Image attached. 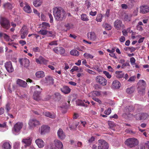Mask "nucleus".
Returning <instances> with one entry per match:
<instances>
[{"label": "nucleus", "instance_id": "nucleus-43", "mask_svg": "<svg viewBox=\"0 0 149 149\" xmlns=\"http://www.w3.org/2000/svg\"><path fill=\"white\" fill-rule=\"evenodd\" d=\"M47 35L48 37H54L55 36V33L54 32L48 31V33Z\"/></svg>", "mask_w": 149, "mask_h": 149}, {"label": "nucleus", "instance_id": "nucleus-22", "mask_svg": "<svg viewBox=\"0 0 149 149\" xmlns=\"http://www.w3.org/2000/svg\"><path fill=\"white\" fill-rule=\"evenodd\" d=\"M35 143L39 148H42L45 145V143L41 139H38L35 141Z\"/></svg>", "mask_w": 149, "mask_h": 149}, {"label": "nucleus", "instance_id": "nucleus-58", "mask_svg": "<svg viewBox=\"0 0 149 149\" xmlns=\"http://www.w3.org/2000/svg\"><path fill=\"white\" fill-rule=\"evenodd\" d=\"M78 70V68L77 66H74L72 69L70 70V72H73L75 71H77Z\"/></svg>", "mask_w": 149, "mask_h": 149}, {"label": "nucleus", "instance_id": "nucleus-62", "mask_svg": "<svg viewBox=\"0 0 149 149\" xmlns=\"http://www.w3.org/2000/svg\"><path fill=\"white\" fill-rule=\"evenodd\" d=\"M33 52H40V49L38 47H36L33 48Z\"/></svg>", "mask_w": 149, "mask_h": 149}, {"label": "nucleus", "instance_id": "nucleus-45", "mask_svg": "<svg viewBox=\"0 0 149 149\" xmlns=\"http://www.w3.org/2000/svg\"><path fill=\"white\" fill-rule=\"evenodd\" d=\"M20 142H15L14 145V149H19V148Z\"/></svg>", "mask_w": 149, "mask_h": 149}, {"label": "nucleus", "instance_id": "nucleus-5", "mask_svg": "<svg viewBox=\"0 0 149 149\" xmlns=\"http://www.w3.org/2000/svg\"><path fill=\"white\" fill-rule=\"evenodd\" d=\"M35 88L36 90L33 94V98L36 101H39L41 99L40 94L42 91V89L40 88V86L38 85L36 86Z\"/></svg>", "mask_w": 149, "mask_h": 149}, {"label": "nucleus", "instance_id": "nucleus-9", "mask_svg": "<svg viewBox=\"0 0 149 149\" xmlns=\"http://www.w3.org/2000/svg\"><path fill=\"white\" fill-rule=\"evenodd\" d=\"M96 82L102 86H105L107 84V81L104 77L101 76H98L96 77Z\"/></svg>", "mask_w": 149, "mask_h": 149}, {"label": "nucleus", "instance_id": "nucleus-36", "mask_svg": "<svg viewBox=\"0 0 149 149\" xmlns=\"http://www.w3.org/2000/svg\"><path fill=\"white\" fill-rule=\"evenodd\" d=\"M3 6L5 9H11L13 7L12 5L9 3H5L3 4Z\"/></svg>", "mask_w": 149, "mask_h": 149}, {"label": "nucleus", "instance_id": "nucleus-31", "mask_svg": "<svg viewBox=\"0 0 149 149\" xmlns=\"http://www.w3.org/2000/svg\"><path fill=\"white\" fill-rule=\"evenodd\" d=\"M36 75L37 77L40 78L44 77L45 74L43 71H40L37 72L36 73Z\"/></svg>", "mask_w": 149, "mask_h": 149}, {"label": "nucleus", "instance_id": "nucleus-47", "mask_svg": "<svg viewBox=\"0 0 149 149\" xmlns=\"http://www.w3.org/2000/svg\"><path fill=\"white\" fill-rule=\"evenodd\" d=\"M65 26L68 30H69L73 27V25L71 24H67L65 25Z\"/></svg>", "mask_w": 149, "mask_h": 149}, {"label": "nucleus", "instance_id": "nucleus-2", "mask_svg": "<svg viewBox=\"0 0 149 149\" xmlns=\"http://www.w3.org/2000/svg\"><path fill=\"white\" fill-rule=\"evenodd\" d=\"M23 126L22 123L18 122L14 126L12 129V132L15 135H17L19 134L20 131Z\"/></svg>", "mask_w": 149, "mask_h": 149}, {"label": "nucleus", "instance_id": "nucleus-42", "mask_svg": "<svg viewBox=\"0 0 149 149\" xmlns=\"http://www.w3.org/2000/svg\"><path fill=\"white\" fill-rule=\"evenodd\" d=\"M124 49L125 51V53L127 54L128 56H130V47H125L124 48Z\"/></svg>", "mask_w": 149, "mask_h": 149}, {"label": "nucleus", "instance_id": "nucleus-44", "mask_svg": "<svg viewBox=\"0 0 149 149\" xmlns=\"http://www.w3.org/2000/svg\"><path fill=\"white\" fill-rule=\"evenodd\" d=\"M102 15L101 14H100L97 15L96 20L97 22H101L102 20Z\"/></svg>", "mask_w": 149, "mask_h": 149}, {"label": "nucleus", "instance_id": "nucleus-59", "mask_svg": "<svg viewBox=\"0 0 149 149\" xmlns=\"http://www.w3.org/2000/svg\"><path fill=\"white\" fill-rule=\"evenodd\" d=\"M92 98L93 100L98 102L99 104H101V101L99 98L95 97H93Z\"/></svg>", "mask_w": 149, "mask_h": 149}, {"label": "nucleus", "instance_id": "nucleus-49", "mask_svg": "<svg viewBox=\"0 0 149 149\" xmlns=\"http://www.w3.org/2000/svg\"><path fill=\"white\" fill-rule=\"evenodd\" d=\"M103 72L107 78L109 79H110L111 78V75L109 74V72L105 71H104Z\"/></svg>", "mask_w": 149, "mask_h": 149}, {"label": "nucleus", "instance_id": "nucleus-63", "mask_svg": "<svg viewBox=\"0 0 149 149\" xmlns=\"http://www.w3.org/2000/svg\"><path fill=\"white\" fill-rule=\"evenodd\" d=\"M14 22L15 23H17V24H21L22 22L19 19H18L17 18H15Z\"/></svg>", "mask_w": 149, "mask_h": 149}, {"label": "nucleus", "instance_id": "nucleus-16", "mask_svg": "<svg viewBox=\"0 0 149 149\" xmlns=\"http://www.w3.org/2000/svg\"><path fill=\"white\" fill-rule=\"evenodd\" d=\"M36 61L38 64L47 65L48 61L42 56H40L38 58L36 59Z\"/></svg>", "mask_w": 149, "mask_h": 149}, {"label": "nucleus", "instance_id": "nucleus-8", "mask_svg": "<svg viewBox=\"0 0 149 149\" xmlns=\"http://www.w3.org/2000/svg\"><path fill=\"white\" fill-rule=\"evenodd\" d=\"M98 149H108L107 143L104 140L101 139L98 141Z\"/></svg>", "mask_w": 149, "mask_h": 149}, {"label": "nucleus", "instance_id": "nucleus-20", "mask_svg": "<svg viewBox=\"0 0 149 149\" xmlns=\"http://www.w3.org/2000/svg\"><path fill=\"white\" fill-rule=\"evenodd\" d=\"M149 12V8L147 5H143L140 7V12L143 14Z\"/></svg>", "mask_w": 149, "mask_h": 149}, {"label": "nucleus", "instance_id": "nucleus-54", "mask_svg": "<svg viewBox=\"0 0 149 149\" xmlns=\"http://www.w3.org/2000/svg\"><path fill=\"white\" fill-rule=\"evenodd\" d=\"M49 45H58L57 41H52L49 43Z\"/></svg>", "mask_w": 149, "mask_h": 149}, {"label": "nucleus", "instance_id": "nucleus-28", "mask_svg": "<svg viewBox=\"0 0 149 149\" xmlns=\"http://www.w3.org/2000/svg\"><path fill=\"white\" fill-rule=\"evenodd\" d=\"M24 10L26 12L28 13H30L32 10L30 6L27 3H25V6L23 8Z\"/></svg>", "mask_w": 149, "mask_h": 149}, {"label": "nucleus", "instance_id": "nucleus-10", "mask_svg": "<svg viewBox=\"0 0 149 149\" xmlns=\"http://www.w3.org/2000/svg\"><path fill=\"white\" fill-rule=\"evenodd\" d=\"M40 122L35 118L30 119L29 122L28 124L30 129H32L36 126L40 124Z\"/></svg>", "mask_w": 149, "mask_h": 149}, {"label": "nucleus", "instance_id": "nucleus-52", "mask_svg": "<svg viewBox=\"0 0 149 149\" xmlns=\"http://www.w3.org/2000/svg\"><path fill=\"white\" fill-rule=\"evenodd\" d=\"M86 100H83V101H81V100H79L78 101V102H79L80 103V104H78V105H82L83 106H84V107H86L87 106L86 105H85V104L83 103V102H85H85H86Z\"/></svg>", "mask_w": 149, "mask_h": 149}, {"label": "nucleus", "instance_id": "nucleus-46", "mask_svg": "<svg viewBox=\"0 0 149 149\" xmlns=\"http://www.w3.org/2000/svg\"><path fill=\"white\" fill-rule=\"evenodd\" d=\"M104 26L105 28L107 30H110L112 28L111 26L109 24L107 23H106L104 25Z\"/></svg>", "mask_w": 149, "mask_h": 149}, {"label": "nucleus", "instance_id": "nucleus-33", "mask_svg": "<svg viewBox=\"0 0 149 149\" xmlns=\"http://www.w3.org/2000/svg\"><path fill=\"white\" fill-rule=\"evenodd\" d=\"M61 91L65 94H68L70 92V88L68 86H64L61 89Z\"/></svg>", "mask_w": 149, "mask_h": 149}, {"label": "nucleus", "instance_id": "nucleus-40", "mask_svg": "<svg viewBox=\"0 0 149 149\" xmlns=\"http://www.w3.org/2000/svg\"><path fill=\"white\" fill-rule=\"evenodd\" d=\"M84 56L87 59H92L94 58V56L90 54L85 53L84 54Z\"/></svg>", "mask_w": 149, "mask_h": 149}, {"label": "nucleus", "instance_id": "nucleus-21", "mask_svg": "<svg viewBox=\"0 0 149 149\" xmlns=\"http://www.w3.org/2000/svg\"><path fill=\"white\" fill-rule=\"evenodd\" d=\"M57 135L58 138L61 139H63L65 135L62 129H59L57 132Z\"/></svg>", "mask_w": 149, "mask_h": 149}, {"label": "nucleus", "instance_id": "nucleus-3", "mask_svg": "<svg viewBox=\"0 0 149 149\" xmlns=\"http://www.w3.org/2000/svg\"><path fill=\"white\" fill-rule=\"evenodd\" d=\"M137 85L138 92L139 93L141 92L143 93L145 91L146 86L145 81L143 80H140L137 84Z\"/></svg>", "mask_w": 149, "mask_h": 149}, {"label": "nucleus", "instance_id": "nucleus-55", "mask_svg": "<svg viewBox=\"0 0 149 149\" xmlns=\"http://www.w3.org/2000/svg\"><path fill=\"white\" fill-rule=\"evenodd\" d=\"M59 47H56L53 49V51L57 54H59Z\"/></svg>", "mask_w": 149, "mask_h": 149}, {"label": "nucleus", "instance_id": "nucleus-35", "mask_svg": "<svg viewBox=\"0 0 149 149\" xmlns=\"http://www.w3.org/2000/svg\"><path fill=\"white\" fill-rule=\"evenodd\" d=\"M115 74L116 77L118 78H122L124 76V74L122 71H116Z\"/></svg>", "mask_w": 149, "mask_h": 149}, {"label": "nucleus", "instance_id": "nucleus-29", "mask_svg": "<svg viewBox=\"0 0 149 149\" xmlns=\"http://www.w3.org/2000/svg\"><path fill=\"white\" fill-rule=\"evenodd\" d=\"M0 37H3L7 41L12 42L13 40L10 39L9 36L3 33H0Z\"/></svg>", "mask_w": 149, "mask_h": 149}, {"label": "nucleus", "instance_id": "nucleus-14", "mask_svg": "<svg viewBox=\"0 0 149 149\" xmlns=\"http://www.w3.org/2000/svg\"><path fill=\"white\" fill-rule=\"evenodd\" d=\"M32 141V139L30 137H28L23 139L22 141V143L25 144L24 147H23L22 148H26L27 146H28L31 145Z\"/></svg>", "mask_w": 149, "mask_h": 149}, {"label": "nucleus", "instance_id": "nucleus-6", "mask_svg": "<svg viewBox=\"0 0 149 149\" xmlns=\"http://www.w3.org/2000/svg\"><path fill=\"white\" fill-rule=\"evenodd\" d=\"M134 117L136 120H144L149 118V115L147 113L142 112L137 114Z\"/></svg>", "mask_w": 149, "mask_h": 149}, {"label": "nucleus", "instance_id": "nucleus-26", "mask_svg": "<svg viewBox=\"0 0 149 149\" xmlns=\"http://www.w3.org/2000/svg\"><path fill=\"white\" fill-rule=\"evenodd\" d=\"M101 93L100 92L97 91H94L88 94V96L92 97L95 96H99L100 95Z\"/></svg>", "mask_w": 149, "mask_h": 149}, {"label": "nucleus", "instance_id": "nucleus-51", "mask_svg": "<svg viewBox=\"0 0 149 149\" xmlns=\"http://www.w3.org/2000/svg\"><path fill=\"white\" fill-rule=\"evenodd\" d=\"M85 70L86 72H88V73L91 74L95 75L96 74L95 72L89 69H86Z\"/></svg>", "mask_w": 149, "mask_h": 149}, {"label": "nucleus", "instance_id": "nucleus-41", "mask_svg": "<svg viewBox=\"0 0 149 149\" xmlns=\"http://www.w3.org/2000/svg\"><path fill=\"white\" fill-rule=\"evenodd\" d=\"M48 33V31L41 29L40 31L38 32V33L42 35H47Z\"/></svg>", "mask_w": 149, "mask_h": 149}, {"label": "nucleus", "instance_id": "nucleus-23", "mask_svg": "<svg viewBox=\"0 0 149 149\" xmlns=\"http://www.w3.org/2000/svg\"><path fill=\"white\" fill-rule=\"evenodd\" d=\"M114 26L117 29H120L123 26L122 22L119 20L117 19L114 23Z\"/></svg>", "mask_w": 149, "mask_h": 149}, {"label": "nucleus", "instance_id": "nucleus-13", "mask_svg": "<svg viewBox=\"0 0 149 149\" xmlns=\"http://www.w3.org/2000/svg\"><path fill=\"white\" fill-rule=\"evenodd\" d=\"M5 66L7 71L8 72H12L14 71V68L10 61L6 62L5 63Z\"/></svg>", "mask_w": 149, "mask_h": 149}, {"label": "nucleus", "instance_id": "nucleus-24", "mask_svg": "<svg viewBox=\"0 0 149 149\" xmlns=\"http://www.w3.org/2000/svg\"><path fill=\"white\" fill-rule=\"evenodd\" d=\"M16 83L19 86L23 87H26L27 84L25 81L20 79H17Z\"/></svg>", "mask_w": 149, "mask_h": 149}, {"label": "nucleus", "instance_id": "nucleus-61", "mask_svg": "<svg viewBox=\"0 0 149 149\" xmlns=\"http://www.w3.org/2000/svg\"><path fill=\"white\" fill-rule=\"evenodd\" d=\"M8 44L9 45H11V46H13V47L15 49L17 47V46H16V44H15L14 42H10L8 43Z\"/></svg>", "mask_w": 149, "mask_h": 149}, {"label": "nucleus", "instance_id": "nucleus-39", "mask_svg": "<svg viewBox=\"0 0 149 149\" xmlns=\"http://www.w3.org/2000/svg\"><path fill=\"white\" fill-rule=\"evenodd\" d=\"M70 54L74 56H77L79 55V53L76 50H72L70 51Z\"/></svg>", "mask_w": 149, "mask_h": 149}, {"label": "nucleus", "instance_id": "nucleus-30", "mask_svg": "<svg viewBox=\"0 0 149 149\" xmlns=\"http://www.w3.org/2000/svg\"><path fill=\"white\" fill-rule=\"evenodd\" d=\"M50 27V24L47 23L43 22L41 25V29L46 30Z\"/></svg>", "mask_w": 149, "mask_h": 149}, {"label": "nucleus", "instance_id": "nucleus-19", "mask_svg": "<svg viewBox=\"0 0 149 149\" xmlns=\"http://www.w3.org/2000/svg\"><path fill=\"white\" fill-rule=\"evenodd\" d=\"M0 145L4 149H11V148L10 144L7 142H2L0 144Z\"/></svg>", "mask_w": 149, "mask_h": 149}, {"label": "nucleus", "instance_id": "nucleus-18", "mask_svg": "<svg viewBox=\"0 0 149 149\" xmlns=\"http://www.w3.org/2000/svg\"><path fill=\"white\" fill-rule=\"evenodd\" d=\"M88 38L93 41H95L97 38L95 33L93 32H90L87 33Z\"/></svg>", "mask_w": 149, "mask_h": 149}, {"label": "nucleus", "instance_id": "nucleus-56", "mask_svg": "<svg viewBox=\"0 0 149 149\" xmlns=\"http://www.w3.org/2000/svg\"><path fill=\"white\" fill-rule=\"evenodd\" d=\"M135 61L136 60L134 57H131V64L133 67H134V65L135 64Z\"/></svg>", "mask_w": 149, "mask_h": 149}, {"label": "nucleus", "instance_id": "nucleus-50", "mask_svg": "<svg viewBox=\"0 0 149 149\" xmlns=\"http://www.w3.org/2000/svg\"><path fill=\"white\" fill-rule=\"evenodd\" d=\"M59 54H64L65 52V49L61 47H59Z\"/></svg>", "mask_w": 149, "mask_h": 149}, {"label": "nucleus", "instance_id": "nucleus-60", "mask_svg": "<svg viewBox=\"0 0 149 149\" xmlns=\"http://www.w3.org/2000/svg\"><path fill=\"white\" fill-rule=\"evenodd\" d=\"M48 15L50 18V22L51 23H53V19L52 15L51 14H48Z\"/></svg>", "mask_w": 149, "mask_h": 149}, {"label": "nucleus", "instance_id": "nucleus-12", "mask_svg": "<svg viewBox=\"0 0 149 149\" xmlns=\"http://www.w3.org/2000/svg\"><path fill=\"white\" fill-rule=\"evenodd\" d=\"M21 38L22 39L25 38L28 33V29L25 25L23 26L20 31Z\"/></svg>", "mask_w": 149, "mask_h": 149}, {"label": "nucleus", "instance_id": "nucleus-4", "mask_svg": "<svg viewBox=\"0 0 149 149\" xmlns=\"http://www.w3.org/2000/svg\"><path fill=\"white\" fill-rule=\"evenodd\" d=\"M50 149H63V145L62 143L58 139H55L53 143L50 144Z\"/></svg>", "mask_w": 149, "mask_h": 149}, {"label": "nucleus", "instance_id": "nucleus-25", "mask_svg": "<svg viewBox=\"0 0 149 149\" xmlns=\"http://www.w3.org/2000/svg\"><path fill=\"white\" fill-rule=\"evenodd\" d=\"M121 86L120 83L117 80H115L113 82L112 87L113 88H119Z\"/></svg>", "mask_w": 149, "mask_h": 149}, {"label": "nucleus", "instance_id": "nucleus-34", "mask_svg": "<svg viewBox=\"0 0 149 149\" xmlns=\"http://www.w3.org/2000/svg\"><path fill=\"white\" fill-rule=\"evenodd\" d=\"M8 129L6 123H4L3 124H0V131L4 132Z\"/></svg>", "mask_w": 149, "mask_h": 149}, {"label": "nucleus", "instance_id": "nucleus-48", "mask_svg": "<svg viewBox=\"0 0 149 149\" xmlns=\"http://www.w3.org/2000/svg\"><path fill=\"white\" fill-rule=\"evenodd\" d=\"M125 143L128 147H130V139L129 138L127 139L125 142Z\"/></svg>", "mask_w": 149, "mask_h": 149}, {"label": "nucleus", "instance_id": "nucleus-27", "mask_svg": "<svg viewBox=\"0 0 149 149\" xmlns=\"http://www.w3.org/2000/svg\"><path fill=\"white\" fill-rule=\"evenodd\" d=\"M139 141L136 138H131V148L134 147L138 145Z\"/></svg>", "mask_w": 149, "mask_h": 149}, {"label": "nucleus", "instance_id": "nucleus-32", "mask_svg": "<svg viewBox=\"0 0 149 149\" xmlns=\"http://www.w3.org/2000/svg\"><path fill=\"white\" fill-rule=\"evenodd\" d=\"M42 3V0H34L33 4L36 7L40 6Z\"/></svg>", "mask_w": 149, "mask_h": 149}, {"label": "nucleus", "instance_id": "nucleus-38", "mask_svg": "<svg viewBox=\"0 0 149 149\" xmlns=\"http://www.w3.org/2000/svg\"><path fill=\"white\" fill-rule=\"evenodd\" d=\"M81 19L83 21H88L89 20L88 16L85 14H83L81 15Z\"/></svg>", "mask_w": 149, "mask_h": 149}, {"label": "nucleus", "instance_id": "nucleus-57", "mask_svg": "<svg viewBox=\"0 0 149 149\" xmlns=\"http://www.w3.org/2000/svg\"><path fill=\"white\" fill-rule=\"evenodd\" d=\"M79 122H77L76 123L75 125V127H74L73 126H70L69 128L71 130H73L75 129V127H77L79 125Z\"/></svg>", "mask_w": 149, "mask_h": 149}, {"label": "nucleus", "instance_id": "nucleus-11", "mask_svg": "<svg viewBox=\"0 0 149 149\" xmlns=\"http://www.w3.org/2000/svg\"><path fill=\"white\" fill-rule=\"evenodd\" d=\"M54 80L52 77L47 76L42 79V84L47 85L49 84H52L54 83Z\"/></svg>", "mask_w": 149, "mask_h": 149}, {"label": "nucleus", "instance_id": "nucleus-7", "mask_svg": "<svg viewBox=\"0 0 149 149\" xmlns=\"http://www.w3.org/2000/svg\"><path fill=\"white\" fill-rule=\"evenodd\" d=\"M0 22L1 26L6 29H8L10 26L9 20L6 18H1L0 20Z\"/></svg>", "mask_w": 149, "mask_h": 149}, {"label": "nucleus", "instance_id": "nucleus-64", "mask_svg": "<svg viewBox=\"0 0 149 149\" xmlns=\"http://www.w3.org/2000/svg\"><path fill=\"white\" fill-rule=\"evenodd\" d=\"M125 40V38L123 36H121L119 39V41L121 42H124Z\"/></svg>", "mask_w": 149, "mask_h": 149}, {"label": "nucleus", "instance_id": "nucleus-17", "mask_svg": "<svg viewBox=\"0 0 149 149\" xmlns=\"http://www.w3.org/2000/svg\"><path fill=\"white\" fill-rule=\"evenodd\" d=\"M50 131V127L47 125H42L40 129V134L43 135L49 132Z\"/></svg>", "mask_w": 149, "mask_h": 149}, {"label": "nucleus", "instance_id": "nucleus-15", "mask_svg": "<svg viewBox=\"0 0 149 149\" xmlns=\"http://www.w3.org/2000/svg\"><path fill=\"white\" fill-rule=\"evenodd\" d=\"M19 62L21 65L26 68L29 66L30 63L29 60L25 58L20 59Z\"/></svg>", "mask_w": 149, "mask_h": 149}, {"label": "nucleus", "instance_id": "nucleus-53", "mask_svg": "<svg viewBox=\"0 0 149 149\" xmlns=\"http://www.w3.org/2000/svg\"><path fill=\"white\" fill-rule=\"evenodd\" d=\"M111 110L110 108H109L107 110L105 111L104 113L106 115H109L111 113Z\"/></svg>", "mask_w": 149, "mask_h": 149}, {"label": "nucleus", "instance_id": "nucleus-37", "mask_svg": "<svg viewBox=\"0 0 149 149\" xmlns=\"http://www.w3.org/2000/svg\"><path fill=\"white\" fill-rule=\"evenodd\" d=\"M45 116L49 117L52 118H55V115L54 114H52L51 113L48 112H45L43 113Z\"/></svg>", "mask_w": 149, "mask_h": 149}, {"label": "nucleus", "instance_id": "nucleus-1", "mask_svg": "<svg viewBox=\"0 0 149 149\" xmlns=\"http://www.w3.org/2000/svg\"><path fill=\"white\" fill-rule=\"evenodd\" d=\"M53 14L56 19L62 20L65 16V13L63 9L59 7H56L53 9Z\"/></svg>", "mask_w": 149, "mask_h": 149}]
</instances>
